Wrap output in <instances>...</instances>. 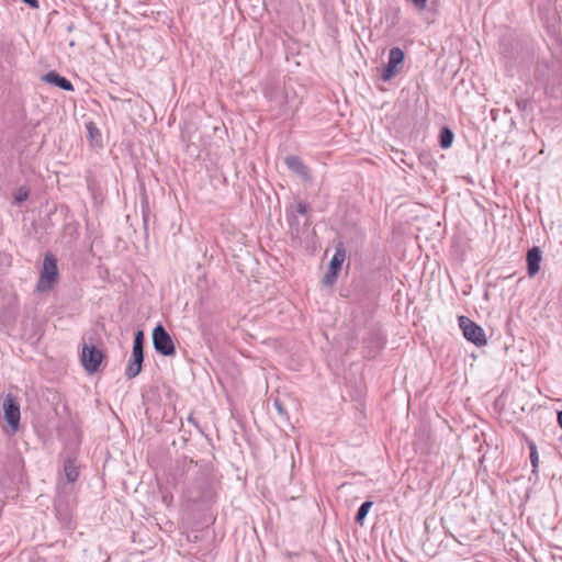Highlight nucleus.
I'll return each instance as SVG.
<instances>
[{
    "label": "nucleus",
    "instance_id": "obj_1",
    "mask_svg": "<svg viewBox=\"0 0 562 562\" xmlns=\"http://www.w3.org/2000/svg\"><path fill=\"white\" fill-rule=\"evenodd\" d=\"M192 474L189 476L182 493V499L188 506L200 510L209 509L216 501V482L209 467H192Z\"/></svg>",
    "mask_w": 562,
    "mask_h": 562
},
{
    "label": "nucleus",
    "instance_id": "obj_2",
    "mask_svg": "<svg viewBox=\"0 0 562 562\" xmlns=\"http://www.w3.org/2000/svg\"><path fill=\"white\" fill-rule=\"evenodd\" d=\"M104 353L94 345L83 342L80 353V361L87 373L93 374L99 371Z\"/></svg>",
    "mask_w": 562,
    "mask_h": 562
},
{
    "label": "nucleus",
    "instance_id": "obj_3",
    "mask_svg": "<svg viewBox=\"0 0 562 562\" xmlns=\"http://www.w3.org/2000/svg\"><path fill=\"white\" fill-rule=\"evenodd\" d=\"M153 346L161 356L170 357L176 353L172 338L160 323L153 329Z\"/></svg>",
    "mask_w": 562,
    "mask_h": 562
},
{
    "label": "nucleus",
    "instance_id": "obj_4",
    "mask_svg": "<svg viewBox=\"0 0 562 562\" xmlns=\"http://www.w3.org/2000/svg\"><path fill=\"white\" fill-rule=\"evenodd\" d=\"M458 322L459 327L461 328L463 336L468 341L474 344L477 347L486 345L487 341L485 333L480 325H477L467 316H459Z\"/></svg>",
    "mask_w": 562,
    "mask_h": 562
},
{
    "label": "nucleus",
    "instance_id": "obj_5",
    "mask_svg": "<svg viewBox=\"0 0 562 562\" xmlns=\"http://www.w3.org/2000/svg\"><path fill=\"white\" fill-rule=\"evenodd\" d=\"M4 420L11 427L12 434L16 432L20 426L21 411L19 398L12 394H7L3 400Z\"/></svg>",
    "mask_w": 562,
    "mask_h": 562
},
{
    "label": "nucleus",
    "instance_id": "obj_6",
    "mask_svg": "<svg viewBox=\"0 0 562 562\" xmlns=\"http://www.w3.org/2000/svg\"><path fill=\"white\" fill-rule=\"evenodd\" d=\"M58 274L57 260L53 255H46L43 261V270L37 284L40 291L52 288Z\"/></svg>",
    "mask_w": 562,
    "mask_h": 562
},
{
    "label": "nucleus",
    "instance_id": "obj_7",
    "mask_svg": "<svg viewBox=\"0 0 562 562\" xmlns=\"http://www.w3.org/2000/svg\"><path fill=\"white\" fill-rule=\"evenodd\" d=\"M286 220L289 223L290 235L293 239H300L303 234L307 231V227L311 224L310 216L301 222L300 217L293 211V207H288L285 211Z\"/></svg>",
    "mask_w": 562,
    "mask_h": 562
},
{
    "label": "nucleus",
    "instance_id": "obj_8",
    "mask_svg": "<svg viewBox=\"0 0 562 562\" xmlns=\"http://www.w3.org/2000/svg\"><path fill=\"white\" fill-rule=\"evenodd\" d=\"M404 60V52L400 47H393L389 53V60L381 74L383 81L391 80L397 74V66Z\"/></svg>",
    "mask_w": 562,
    "mask_h": 562
},
{
    "label": "nucleus",
    "instance_id": "obj_9",
    "mask_svg": "<svg viewBox=\"0 0 562 562\" xmlns=\"http://www.w3.org/2000/svg\"><path fill=\"white\" fill-rule=\"evenodd\" d=\"M284 162L286 167L294 173H296L299 177H301L303 180H310V169L302 161V159L299 156L290 155L284 158Z\"/></svg>",
    "mask_w": 562,
    "mask_h": 562
},
{
    "label": "nucleus",
    "instance_id": "obj_10",
    "mask_svg": "<svg viewBox=\"0 0 562 562\" xmlns=\"http://www.w3.org/2000/svg\"><path fill=\"white\" fill-rule=\"evenodd\" d=\"M42 80L54 87H58L65 91H74V85L66 77L60 76L57 71L50 70L42 77Z\"/></svg>",
    "mask_w": 562,
    "mask_h": 562
},
{
    "label": "nucleus",
    "instance_id": "obj_11",
    "mask_svg": "<svg viewBox=\"0 0 562 562\" xmlns=\"http://www.w3.org/2000/svg\"><path fill=\"white\" fill-rule=\"evenodd\" d=\"M541 249L537 246L530 248L527 252V271L529 277H535L540 270V262L542 258Z\"/></svg>",
    "mask_w": 562,
    "mask_h": 562
},
{
    "label": "nucleus",
    "instance_id": "obj_12",
    "mask_svg": "<svg viewBox=\"0 0 562 562\" xmlns=\"http://www.w3.org/2000/svg\"><path fill=\"white\" fill-rule=\"evenodd\" d=\"M145 335L143 330H137L133 340L132 357L144 360Z\"/></svg>",
    "mask_w": 562,
    "mask_h": 562
},
{
    "label": "nucleus",
    "instance_id": "obj_13",
    "mask_svg": "<svg viewBox=\"0 0 562 562\" xmlns=\"http://www.w3.org/2000/svg\"><path fill=\"white\" fill-rule=\"evenodd\" d=\"M143 362L144 360L131 356V359L125 369L126 379L132 380L136 378L142 371Z\"/></svg>",
    "mask_w": 562,
    "mask_h": 562
},
{
    "label": "nucleus",
    "instance_id": "obj_14",
    "mask_svg": "<svg viewBox=\"0 0 562 562\" xmlns=\"http://www.w3.org/2000/svg\"><path fill=\"white\" fill-rule=\"evenodd\" d=\"M64 472L68 483L76 482L79 476L78 467L75 464V461L70 458L66 459L64 462Z\"/></svg>",
    "mask_w": 562,
    "mask_h": 562
},
{
    "label": "nucleus",
    "instance_id": "obj_15",
    "mask_svg": "<svg viewBox=\"0 0 562 562\" xmlns=\"http://www.w3.org/2000/svg\"><path fill=\"white\" fill-rule=\"evenodd\" d=\"M345 259H346V251H345V249L341 248V247H337L334 256L331 257V259L329 261L328 269L335 270V271L339 272V270L341 269V266H342Z\"/></svg>",
    "mask_w": 562,
    "mask_h": 562
},
{
    "label": "nucleus",
    "instance_id": "obj_16",
    "mask_svg": "<svg viewBox=\"0 0 562 562\" xmlns=\"http://www.w3.org/2000/svg\"><path fill=\"white\" fill-rule=\"evenodd\" d=\"M454 135L449 127H442L439 134V144L441 148H449L452 145Z\"/></svg>",
    "mask_w": 562,
    "mask_h": 562
},
{
    "label": "nucleus",
    "instance_id": "obj_17",
    "mask_svg": "<svg viewBox=\"0 0 562 562\" xmlns=\"http://www.w3.org/2000/svg\"><path fill=\"white\" fill-rule=\"evenodd\" d=\"M373 503L370 501L363 502L360 507L358 508V512L356 514V521L360 525H363V521L372 507Z\"/></svg>",
    "mask_w": 562,
    "mask_h": 562
},
{
    "label": "nucleus",
    "instance_id": "obj_18",
    "mask_svg": "<svg viewBox=\"0 0 562 562\" xmlns=\"http://www.w3.org/2000/svg\"><path fill=\"white\" fill-rule=\"evenodd\" d=\"M528 447H529V450H530V462H531V465H532V472L537 473V469H538V465H539V456H538L536 443L533 441H530L528 443Z\"/></svg>",
    "mask_w": 562,
    "mask_h": 562
},
{
    "label": "nucleus",
    "instance_id": "obj_19",
    "mask_svg": "<svg viewBox=\"0 0 562 562\" xmlns=\"http://www.w3.org/2000/svg\"><path fill=\"white\" fill-rule=\"evenodd\" d=\"M293 211L295 212V214H297V216L301 215L304 218H306V216H310V204L304 201H299L296 203V206L293 207Z\"/></svg>",
    "mask_w": 562,
    "mask_h": 562
},
{
    "label": "nucleus",
    "instance_id": "obj_20",
    "mask_svg": "<svg viewBox=\"0 0 562 562\" xmlns=\"http://www.w3.org/2000/svg\"><path fill=\"white\" fill-rule=\"evenodd\" d=\"M273 406H274V408H276L280 419L284 420V422H288L289 420L288 412H286L284 405L282 404V402L279 398H276L273 401Z\"/></svg>",
    "mask_w": 562,
    "mask_h": 562
},
{
    "label": "nucleus",
    "instance_id": "obj_21",
    "mask_svg": "<svg viewBox=\"0 0 562 562\" xmlns=\"http://www.w3.org/2000/svg\"><path fill=\"white\" fill-rule=\"evenodd\" d=\"M338 277V272L335 270L328 269V271L325 273L323 278V283L326 285H331L336 282Z\"/></svg>",
    "mask_w": 562,
    "mask_h": 562
},
{
    "label": "nucleus",
    "instance_id": "obj_22",
    "mask_svg": "<svg viewBox=\"0 0 562 562\" xmlns=\"http://www.w3.org/2000/svg\"><path fill=\"white\" fill-rule=\"evenodd\" d=\"M87 131L92 139L95 137V135H99V130L92 122L87 124Z\"/></svg>",
    "mask_w": 562,
    "mask_h": 562
},
{
    "label": "nucleus",
    "instance_id": "obj_23",
    "mask_svg": "<svg viewBox=\"0 0 562 562\" xmlns=\"http://www.w3.org/2000/svg\"><path fill=\"white\" fill-rule=\"evenodd\" d=\"M428 0H412V3L420 11L427 8Z\"/></svg>",
    "mask_w": 562,
    "mask_h": 562
},
{
    "label": "nucleus",
    "instance_id": "obj_24",
    "mask_svg": "<svg viewBox=\"0 0 562 562\" xmlns=\"http://www.w3.org/2000/svg\"><path fill=\"white\" fill-rule=\"evenodd\" d=\"M26 199H27V192L26 191L25 192L20 191L19 194L15 195V201L19 202V203L23 202Z\"/></svg>",
    "mask_w": 562,
    "mask_h": 562
},
{
    "label": "nucleus",
    "instance_id": "obj_25",
    "mask_svg": "<svg viewBox=\"0 0 562 562\" xmlns=\"http://www.w3.org/2000/svg\"><path fill=\"white\" fill-rule=\"evenodd\" d=\"M22 1L33 9H37L40 7L38 0H22Z\"/></svg>",
    "mask_w": 562,
    "mask_h": 562
},
{
    "label": "nucleus",
    "instance_id": "obj_26",
    "mask_svg": "<svg viewBox=\"0 0 562 562\" xmlns=\"http://www.w3.org/2000/svg\"><path fill=\"white\" fill-rule=\"evenodd\" d=\"M558 424L562 428V411L558 412Z\"/></svg>",
    "mask_w": 562,
    "mask_h": 562
},
{
    "label": "nucleus",
    "instance_id": "obj_27",
    "mask_svg": "<svg viewBox=\"0 0 562 562\" xmlns=\"http://www.w3.org/2000/svg\"><path fill=\"white\" fill-rule=\"evenodd\" d=\"M188 422L192 423L193 425H196L195 419L193 418L192 415L188 417Z\"/></svg>",
    "mask_w": 562,
    "mask_h": 562
},
{
    "label": "nucleus",
    "instance_id": "obj_28",
    "mask_svg": "<svg viewBox=\"0 0 562 562\" xmlns=\"http://www.w3.org/2000/svg\"><path fill=\"white\" fill-rule=\"evenodd\" d=\"M518 106H524V103L517 102Z\"/></svg>",
    "mask_w": 562,
    "mask_h": 562
},
{
    "label": "nucleus",
    "instance_id": "obj_29",
    "mask_svg": "<svg viewBox=\"0 0 562 562\" xmlns=\"http://www.w3.org/2000/svg\"><path fill=\"white\" fill-rule=\"evenodd\" d=\"M518 106H524V103L517 102Z\"/></svg>",
    "mask_w": 562,
    "mask_h": 562
}]
</instances>
